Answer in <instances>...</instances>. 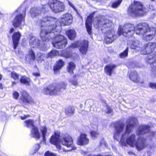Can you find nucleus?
<instances>
[{
	"label": "nucleus",
	"instance_id": "obj_37",
	"mask_svg": "<svg viewBox=\"0 0 156 156\" xmlns=\"http://www.w3.org/2000/svg\"><path fill=\"white\" fill-rule=\"evenodd\" d=\"M122 2V0H118V1L113 3L112 5V7L114 8H117L119 5Z\"/></svg>",
	"mask_w": 156,
	"mask_h": 156
},
{
	"label": "nucleus",
	"instance_id": "obj_32",
	"mask_svg": "<svg viewBox=\"0 0 156 156\" xmlns=\"http://www.w3.org/2000/svg\"><path fill=\"white\" fill-rule=\"evenodd\" d=\"M25 125L27 128H30L32 129L35 126L34 125L33 120L31 119H29L25 121Z\"/></svg>",
	"mask_w": 156,
	"mask_h": 156
},
{
	"label": "nucleus",
	"instance_id": "obj_52",
	"mask_svg": "<svg viewBox=\"0 0 156 156\" xmlns=\"http://www.w3.org/2000/svg\"><path fill=\"white\" fill-rule=\"evenodd\" d=\"M16 83V82L15 81L12 82V86H13Z\"/></svg>",
	"mask_w": 156,
	"mask_h": 156
},
{
	"label": "nucleus",
	"instance_id": "obj_1",
	"mask_svg": "<svg viewBox=\"0 0 156 156\" xmlns=\"http://www.w3.org/2000/svg\"><path fill=\"white\" fill-rule=\"evenodd\" d=\"M156 31L155 28H150L147 23H144L137 24L135 27L133 25L129 23L125 24L122 27L120 26L118 34L119 36L122 35L129 38L135 32L136 34L142 36L144 40L149 41L154 37Z\"/></svg>",
	"mask_w": 156,
	"mask_h": 156
},
{
	"label": "nucleus",
	"instance_id": "obj_29",
	"mask_svg": "<svg viewBox=\"0 0 156 156\" xmlns=\"http://www.w3.org/2000/svg\"><path fill=\"white\" fill-rule=\"evenodd\" d=\"M75 68V65L72 62H69L68 64L67 67L68 71L70 74H71L73 73V70Z\"/></svg>",
	"mask_w": 156,
	"mask_h": 156
},
{
	"label": "nucleus",
	"instance_id": "obj_35",
	"mask_svg": "<svg viewBox=\"0 0 156 156\" xmlns=\"http://www.w3.org/2000/svg\"><path fill=\"white\" fill-rule=\"evenodd\" d=\"M19 74L16 73V72L13 71L12 72L11 74V77L15 80H18L19 78Z\"/></svg>",
	"mask_w": 156,
	"mask_h": 156
},
{
	"label": "nucleus",
	"instance_id": "obj_46",
	"mask_svg": "<svg viewBox=\"0 0 156 156\" xmlns=\"http://www.w3.org/2000/svg\"><path fill=\"white\" fill-rule=\"evenodd\" d=\"M64 56L66 58H70L71 56V55L69 53H67L66 54H64Z\"/></svg>",
	"mask_w": 156,
	"mask_h": 156
},
{
	"label": "nucleus",
	"instance_id": "obj_53",
	"mask_svg": "<svg viewBox=\"0 0 156 156\" xmlns=\"http://www.w3.org/2000/svg\"><path fill=\"white\" fill-rule=\"evenodd\" d=\"M3 85L2 83H0V89H2Z\"/></svg>",
	"mask_w": 156,
	"mask_h": 156
},
{
	"label": "nucleus",
	"instance_id": "obj_18",
	"mask_svg": "<svg viewBox=\"0 0 156 156\" xmlns=\"http://www.w3.org/2000/svg\"><path fill=\"white\" fill-rule=\"evenodd\" d=\"M79 50L83 55H85L87 51L88 48V41L83 40L81 41L79 45Z\"/></svg>",
	"mask_w": 156,
	"mask_h": 156
},
{
	"label": "nucleus",
	"instance_id": "obj_14",
	"mask_svg": "<svg viewBox=\"0 0 156 156\" xmlns=\"http://www.w3.org/2000/svg\"><path fill=\"white\" fill-rule=\"evenodd\" d=\"M60 89L53 85L50 84L43 90V93L46 95H55L58 94Z\"/></svg>",
	"mask_w": 156,
	"mask_h": 156
},
{
	"label": "nucleus",
	"instance_id": "obj_54",
	"mask_svg": "<svg viewBox=\"0 0 156 156\" xmlns=\"http://www.w3.org/2000/svg\"><path fill=\"white\" fill-rule=\"evenodd\" d=\"M2 75L0 74V80H1L2 79Z\"/></svg>",
	"mask_w": 156,
	"mask_h": 156
},
{
	"label": "nucleus",
	"instance_id": "obj_41",
	"mask_svg": "<svg viewBox=\"0 0 156 156\" xmlns=\"http://www.w3.org/2000/svg\"><path fill=\"white\" fill-rule=\"evenodd\" d=\"M106 110L105 111L106 113L108 114H111V115L112 113V110L111 109L110 107L108 105H106Z\"/></svg>",
	"mask_w": 156,
	"mask_h": 156
},
{
	"label": "nucleus",
	"instance_id": "obj_57",
	"mask_svg": "<svg viewBox=\"0 0 156 156\" xmlns=\"http://www.w3.org/2000/svg\"><path fill=\"white\" fill-rule=\"evenodd\" d=\"M5 119V117H4V119Z\"/></svg>",
	"mask_w": 156,
	"mask_h": 156
},
{
	"label": "nucleus",
	"instance_id": "obj_2",
	"mask_svg": "<svg viewBox=\"0 0 156 156\" xmlns=\"http://www.w3.org/2000/svg\"><path fill=\"white\" fill-rule=\"evenodd\" d=\"M41 26L40 36L43 42H48L50 39H54L52 44L54 47L62 49L65 47L67 43V40L63 36L59 34L60 33H57V30L54 29L52 30L51 28L47 26L41 25Z\"/></svg>",
	"mask_w": 156,
	"mask_h": 156
},
{
	"label": "nucleus",
	"instance_id": "obj_50",
	"mask_svg": "<svg viewBox=\"0 0 156 156\" xmlns=\"http://www.w3.org/2000/svg\"><path fill=\"white\" fill-rule=\"evenodd\" d=\"M33 74L34 76H38L40 75V74L38 73H33Z\"/></svg>",
	"mask_w": 156,
	"mask_h": 156
},
{
	"label": "nucleus",
	"instance_id": "obj_48",
	"mask_svg": "<svg viewBox=\"0 0 156 156\" xmlns=\"http://www.w3.org/2000/svg\"><path fill=\"white\" fill-rule=\"evenodd\" d=\"M71 82L74 85H76L77 84V82L75 80H71Z\"/></svg>",
	"mask_w": 156,
	"mask_h": 156
},
{
	"label": "nucleus",
	"instance_id": "obj_36",
	"mask_svg": "<svg viewBox=\"0 0 156 156\" xmlns=\"http://www.w3.org/2000/svg\"><path fill=\"white\" fill-rule=\"evenodd\" d=\"M37 60L39 63L41 62L43 60L44 55L41 53H38L37 55Z\"/></svg>",
	"mask_w": 156,
	"mask_h": 156
},
{
	"label": "nucleus",
	"instance_id": "obj_56",
	"mask_svg": "<svg viewBox=\"0 0 156 156\" xmlns=\"http://www.w3.org/2000/svg\"><path fill=\"white\" fill-rule=\"evenodd\" d=\"M80 108H82V107L83 106V105L82 104H81L80 105Z\"/></svg>",
	"mask_w": 156,
	"mask_h": 156
},
{
	"label": "nucleus",
	"instance_id": "obj_4",
	"mask_svg": "<svg viewBox=\"0 0 156 156\" xmlns=\"http://www.w3.org/2000/svg\"><path fill=\"white\" fill-rule=\"evenodd\" d=\"M73 18L72 15L69 13L63 14L60 19V21L58 19L51 16H45L43 19L39 21L38 22L39 25L43 26H47L48 27L51 28L52 30L54 29L58 30L57 33H60L62 26H69L73 22Z\"/></svg>",
	"mask_w": 156,
	"mask_h": 156
},
{
	"label": "nucleus",
	"instance_id": "obj_24",
	"mask_svg": "<svg viewBox=\"0 0 156 156\" xmlns=\"http://www.w3.org/2000/svg\"><path fill=\"white\" fill-rule=\"evenodd\" d=\"M30 136L31 137L39 139L40 137V135L39 133L38 129L37 127L35 126L33 127L31 131Z\"/></svg>",
	"mask_w": 156,
	"mask_h": 156
},
{
	"label": "nucleus",
	"instance_id": "obj_23",
	"mask_svg": "<svg viewBox=\"0 0 156 156\" xmlns=\"http://www.w3.org/2000/svg\"><path fill=\"white\" fill-rule=\"evenodd\" d=\"M116 67L115 64H110L106 65L105 68V71L106 74L110 76H111L114 69Z\"/></svg>",
	"mask_w": 156,
	"mask_h": 156
},
{
	"label": "nucleus",
	"instance_id": "obj_39",
	"mask_svg": "<svg viewBox=\"0 0 156 156\" xmlns=\"http://www.w3.org/2000/svg\"><path fill=\"white\" fill-rule=\"evenodd\" d=\"M90 134L91 137L93 139H95L98 135V133L95 131L91 130L90 132Z\"/></svg>",
	"mask_w": 156,
	"mask_h": 156
},
{
	"label": "nucleus",
	"instance_id": "obj_8",
	"mask_svg": "<svg viewBox=\"0 0 156 156\" xmlns=\"http://www.w3.org/2000/svg\"><path fill=\"white\" fill-rule=\"evenodd\" d=\"M146 9L140 2L134 1L127 10V13L133 17L142 16L146 12Z\"/></svg>",
	"mask_w": 156,
	"mask_h": 156
},
{
	"label": "nucleus",
	"instance_id": "obj_6",
	"mask_svg": "<svg viewBox=\"0 0 156 156\" xmlns=\"http://www.w3.org/2000/svg\"><path fill=\"white\" fill-rule=\"evenodd\" d=\"M60 135L59 131L55 132L50 141L51 143L56 146L59 152L69 151L76 149V148L73 144L72 139L69 136L66 135L59 139Z\"/></svg>",
	"mask_w": 156,
	"mask_h": 156
},
{
	"label": "nucleus",
	"instance_id": "obj_21",
	"mask_svg": "<svg viewBox=\"0 0 156 156\" xmlns=\"http://www.w3.org/2000/svg\"><path fill=\"white\" fill-rule=\"evenodd\" d=\"M142 44L138 40H136L132 42L130 45L131 49H136L138 51H140L142 46Z\"/></svg>",
	"mask_w": 156,
	"mask_h": 156
},
{
	"label": "nucleus",
	"instance_id": "obj_22",
	"mask_svg": "<svg viewBox=\"0 0 156 156\" xmlns=\"http://www.w3.org/2000/svg\"><path fill=\"white\" fill-rule=\"evenodd\" d=\"M21 34L19 32L14 33L12 36V39L14 45V48L16 49L18 46V42L20 38Z\"/></svg>",
	"mask_w": 156,
	"mask_h": 156
},
{
	"label": "nucleus",
	"instance_id": "obj_12",
	"mask_svg": "<svg viewBox=\"0 0 156 156\" xmlns=\"http://www.w3.org/2000/svg\"><path fill=\"white\" fill-rule=\"evenodd\" d=\"M150 126L148 125H142L140 126L138 130L136 132V134L137 136H141L145 134H147L148 137L147 138L150 139V137L153 136L154 134V133L152 131H150Z\"/></svg>",
	"mask_w": 156,
	"mask_h": 156
},
{
	"label": "nucleus",
	"instance_id": "obj_26",
	"mask_svg": "<svg viewBox=\"0 0 156 156\" xmlns=\"http://www.w3.org/2000/svg\"><path fill=\"white\" fill-rule=\"evenodd\" d=\"M66 33L68 37L71 40L74 39L76 36V33L74 30H69Z\"/></svg>",
	"mask_w": 156,
	"mask_h": 156
},
{
	"label": "nucleus",
	"instance_id": "obj_33",
	"mask_svg": "<svg viewBox=\"0 0 156 156\" xmlns=\"http://www.w3.org/2000/svg\"><path fill=\"white\" fill-rule=\"evenodd\" d=\"M129 48L127 47L126 49L119 55L120 57L121 58H123L127 57L128 55Z\"/></svg>",
	"mask_w": 156,
	"mask_h": 156
},
{
	"label": "nucleus",
	"instance_id": "obj_49",
	"mask_svg": "<svg viewBox=\"0 0 156 156\" xmlns=\"http://www.w3.org/2000/svg\"><path fill=\"white\" fill-rule=\"evenodd\" d=\"M40 147V145L39 144H37L36 145V151H37L39 149Z\"/></svg>",
	"mask_w": 156,
	"mask_h": 156
},
{
	"label": "nucleus",
	"instance_id": "obj_27",
	"mask_svg": "<svg viewBox=\"0 0 156 156\" xmlns=\"http://www.w3.org/2000/svg\"><path fill=\"white\" fill-rule=\"evenodd\" d=\"M64 65V63L62 60L60 59L57 62L56 64L54 67L55 72L58 71L61 69Z\"/></svg>",
	"mask_w": 156,
	"mask_h": 156
},
{
	"label": "nucleus",
	"instance_id": "obj_7",
	"mask_svg": "<svg viewBox=\"0 0 156 156\" xmlns=\"http://www.w3.org/2000/svg\"><path fill=\"white\" fill-rule=\"evenodd\" d=\"M94 25L96 28L102 27L101 30L105 34V40L107 44L112 43L115 39L113 30H110L112 25V22L104 17L100 16L96 18L93 21Z\"/></svg>",
	"mask_w": 156,
	"mask_h": 156
},
{
	"label": "nucleus",
	"instance_id": "obj_45",
	"mask_svg": "<svg viewBox=\"0 0 156 156\" xmlns=\"http://www.w3.org/2000/svg\"><path fill=\"white\" fill-rule=\"evenodd\" d=\"M68 2L69 5L74 10H76V9L73 4L68 0Z\"/></svg>",
	"mask_w": 156,
	"mask_h": 156
},
{
	"label": "nucleus",
	"instance_id": "obj_42",
	"mask_svg": "<svg viewBox=\"0 0 156 156\" xmlns=\"http://www.w3.org/2000/svg\"><path fill=\"white\" fill-rule=\"evenodd\" d=\"M66 83L64 82H62L60 84L59 87H60V89L64 90L66 89Z\"/></svg>",
	"mask_w": 156,
	"mask_h": 156
},
{
	"label": "nucleus",
	"instance_id": "obj_19",
	"mask_svg": "<svg viewBox=\"0 0 156 156\" xmlns=\"http://www.w3.org/2000/svg\"><path fill=\"white\" fill-rule=\"evenodd\" d=\"M89 142V139L87 137L86 135L81 134L78 139L77 144L80 145H83L87 144Z\"/></svg>",
	"mask_w": 156,
	"mask_h": 156
},
{
	"label": "nucleus",
	"instance_id": "obj_13",
	"mask_svg": "<svg viewBox=\"0 0 156 156\" xmlns=\"http://www.w3.org/2000/svg\"><path fill=\"white\" fill-rule=\"evenodd\" d=\"M156 47V44L154 42H149L142 46L140 53L143 55L149 54L153 51Z\"/></svg>",
	"mask_w": 156,
	"mask_h": 156
},
{
	"label": "nucleus",
	"instance_id": "obj_11",
	"mask_svg": "<svg viewBox=\"0 0 156 156\" xmlns=\"http://www.w3.org/2000/svg\"><path fill=\"white\" fill-rule=\"evenodd\" d=\"M29 43L31 48L39 47L41 50L44 51L48 49L47 45L46 44L43 42L40 43L38 39L34 36H30Z\"/></svg>",
	"mask_w": 156,
	"mask_h": 156
},
{
	"label": "nucleus",
	"instance_id": "obj_15",
	"mask_svg": "<svg viewBox=\"0 0 156 156\" xmlns=\"http://www.w3.org/2000/svg\"><path fill=\"white\" fill-rule=\"evenodd\" d=\"M156 57L149 55L147 57V62L151 64L152 74L156 76Z\"/></svg>",
	"mask_w": 156,
	"mask_h": 156
},
{
	"label": "nucleus",
	"instance_id": "obj_25",
	"mask_svg": "<svg viewBox=\"0 0 156 156\" xmlns=\"http://www.w3.org/2000/svg\"><path fill=\"white\" fill-rule=\"evenodd\" d=\"M35 54L33 50H29L28 54L26 56V58L27 61H34L35 59Z\"/></svg>",
	"mask_w": 156,
	"mask_h": 156
},
{
	"label": "nucleus",
	"instance_id": "obj_20",
	"mask_svg": "<svg viewBox=\"0 0 156 156\" xmlns=\"http://www.w3.org/2000/svg\"><path fill=\"white\" fill-rule=\"evenodd\" d=\"M129 78L131 80L134 82L142 84L143 83V81L141 80L140 78L138 77L137 72L133 71L131 72L129 76Z\"/></svg>",
	"mask_w": 156,
	"mask_h": 156
},
{
	"label": "nucleus",
	"instance_id": "obj_9",
	"mask_svg": "<svg viewBox=\"0 0 156 156\" xmlns=\"http://www.w3.org/2000/svg\"><path fill=\"white\" fill-rule=\"evenodd\" d=\"M26 12V8L23 6H21L14 13L16 16L12 21V23L13 25L15 28L19 27L21 25H24L25 24Z\"/></svg>",
	"mask_w": 156,
	"mask_h": 156
},
{
	"label": "nucleus",
	"instance_id": "obj_28",
	"mask_svg": "<svg viewBox=\"0 0 156 156\" xmlns=\"http://www.w3.org/2000/svg\"><path fill=\"white\" fill-rule=\"evenodd\" d=\"M40 131L42 136L43 140L45 141L46 140V137L47 134V128L45 126H41L40 129Z\"/></svg>",
	"mask_w": 156,
	"mask_h": 156
},
{
	"label": "nucleus",
	"instance_id": "obj_38",
	"mask_svg": "<svg viewBox=\"0 0 156 156\" xmlns=\"http://www.w3.org/2000/svg\"><path fill=\"white\" fill-rule=\"evenodd\" d=\"M80 42L81 41H78L77 42L72 44L70 47L72 48H74L77 47L79 46L80 43Z\"/></svg>",
	"mask_w": 156,
	"mask_h": 156
},
{
	"label": "nucleus",
	"instance_id": "obj_40",
	"mask_svg": "<svg viewBox=\"0 0 156 156\" xmlns=\"http://www.w3.org/2000/svg\"><path fill=\"white\" fill-rule=\"evenodd\" d=\"M12 95L13 98L15 99H17L19 98V94L16 91H14Z\"/></svg>",
	"mask_w": 156,
	"mask_h": 156
},
{
	"label": "nucleus",
	"instance_id": "obj_43",
	"mask_svg": "<svg viewBox=\"0 0 156 156\" xmlns=\"http://www.w3.org/2000/svg\"><path fill=\"white\" fill-rule=\"evenodd\" d=\"M44 155L45 156H56V154L48 151L45 153Z\"/></svg>",
	"mask_w": 156,
	"mask_h": 156
},
{
	"label": "nucleus",
	"instance_id": "obj_17",
	"mask_svg": "<svg viewBox=\"0 0 156 156\" xmlns=\"http://www.w3.org/2000/svg\"><path fill=\"white\" fill-rule=\"evenodd\" d=\"M20 99L25 103H31L33 101L31 97L27 92L24 91L21 92V95Z\"/></svg>",
	"mask_w": 156,
	"mask_h": 156
},
{
	"label": "nucleus",
	"instance_id": "obj_16",
	"mask_svg": "<svg viewBox=\"0 0 156 156\" xmlns=\"http://www.w3.org/2000/svg\"><path fill=\"white\" fill-rule=\"evenodd\" d=\"M94 16L93 14H91L88 16L85 22L86 27L88 34H90L91 33L92 19Z\"/></svg>",
	"mask_w": 156,
	"mask_h": 156
},
{
	"label": "nucleus",
	"instance_id": "obj_51",
	"mask_svg": "<svg viewBox=\"0 0 156 156\" xmlns=\"http://www.w3.org/2000/svg\"><path fill=\"white\" fill-rule=\"evenodd\" d=\"M14 29L13 28H12L10 31V33H12L14 31Z\"/></svg>",
	"mask_w": 156,
	"mask_h": 156
},
{
	"label": "nucleus",
	"instance_id": "obj_34",
	"mask_svg": "<svg viewBox=\"0 0 156 156\" xmlns=\"http://www.w3.org/2000/svg\"><path fill=\"white\" fill-rule=\"evenodd\" d=\"M20 82L23 84H27L30 81V79L25 76H23L20 79Z\"/></svg>",
	"mask_w": 156,
	"mask_h": 156
},
{
	"label": "nucleus",
	"instance_id": "obj_44",
	"mask_svg": "<svg viewBox=\"0 0 156 156\" xmlns=\"http://www.w3.org/2000/svg\"><path fill=\"white\" fill-rule=\"evenodd\" d=\"M149 86L152 89H156V83H150L149 84Z\"/></svg>",
	"mask_w": 156,
	"mask_h": 156
},
{
	"label": "nucleus",
	"instance_id": "obj_10",
	"mask_svg": "<svg viewBox=\"0 0 156 156\" xmlns=\"http://www.w3.org/2000/svg\"><path fill=\"white\" fill-rule=\"evenodd\" d=\"M133 118H136L134 117H130L129 119L127 120L126 122V125L128 122V121H129L131 122L132 124L133 123ZM125 124L124 123L122 122H117L115 124V132L114 135V138L117 140H118L120 138V141L122 142V144L124 145H125L126 144V143L124 142V140H126V139H124L123 140H122V141H121V139L122 138V135L124 134L126 131V130L124 133H122L124 129Z\"/></svg>",
	"mask_w": 156,
	"mask_h": 156
},
{
	"label": "nucleus",
	"instance_id": "obj_55",
	"mask_svg": "<svg viewBox=\"0 0 156 156\" xmlns=\"http://www.w3.org/2000/svg\"><path fill=\"white\" fill-rule=\"evenodd\" d=\"M94 126H95V127L96 130H97V129H98V127H97V126H96V125H94Z\"/></svg>",
	"mask_w": 156,
	"mask_h": 156
},
{
	"label": "nucleus",
	"instance_id": "obj_30",
	"mask_svg": "<svg viewBox=\"0 0 156 156\" xmlns=\"http://www.w3.org/2000/svg\"><path fill=\"white\" fill-rule=\"evenodd\" d=\"M74 108L71 107L67 108L65 110L66 114L68 116H71L74 114Z\"/></svg>",
	"mask_w": 156,
	"mask_h": 156
},
{
	"label": "nucleus",
	"instance_id": "obj_5",
	"mask_svg": "<svg viewBox=\"0 0 156 156\" xmlns=\"http://www.w3.org/2000/svg\"><path fill=\"white\" fill-rule=\"evenodd\" d=\"M49 6L51 10L55 13L63 12L65 8V5L63 2L57 0H49L48 5H45L38 8H31L30 12L31 17L34 18L38 16H43V19L45 16H48L45 13L48 11Z\"/></svg>",
	"mask_w": 156,
	"mask_h": 156
},
{
	"label": "nucleus",
	"instance_id": "obj_31",
	"mask_svg": "<svg viewBox=\"0 0 156 156\" xmlns=\"http://www.w3.org/2000/svg\"><path fill=\"white\" fill-rule=\"evenodd\" d=\"M58 51L55 50H53L48 54L47 58H52L58 55Z\"/></svg>",
	"mask_w": 156,
	"mask_h": 156
},
{
	"label": "nucleus",
	"instance_id": "obj_3",
	"mask_svg": "<svg viewBox=\"0 0 156 156\" xmlns=\"http://www.w3.org/2000/svg\"><path fill=\"white\" fill-rule=\"evenodd\" d=\"M133 123L131 124L129 121H128L126 124V131L125 133L122 135L121 141L126 139V143L131 147H136V149L139 151L145 149L147 146L146 142V139L141 137H139L135 141L136 135L133 134L130 135L132 131V129L137 125V120L136 118L133 119Z\"/></svg>",
	"mask_w": 156,
	"mask_h": 156
},
{
	"label": "nucleus",
	"instance_id": "obj_47",
	"mask_svg": "<svg viewBox=\"0 0 156 156\" xmlns=\"http://www.w3.org/2000/svg\"><path fill=\"white\" fill-rule=\"evenodd\" d=\"M29 117V115H25L24 116H20V118L22 120H24L26 119L27 117Z\"/></svg>",
	"mask_w": 156,
	"mask_h": 156
}]
</instances>
